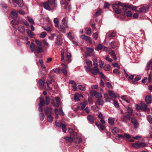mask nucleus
I'll list each match as a JSON object with an SVG mask.
<instances>
[{
    "label": "nucleus",
    "mask_w": 152,
    "mask_h": 152,
    "mask_svg": "<svg viewBox=\"0 0 152 152\" xmlns=\"http://www.w3.org/2000/svg\"><path fill=\"white\" fill-rule=\"evenodd\" d=\"M85 69L87 72H90L94 75H96L99 73L97 66H94L93 68H91V67L89 68L88 67L85 66Z\"/></svg>",
    "instance_id": "1"
},
{
    "label": "nucleus",
    "mask_w": 152,
    "mask_h": 152,
    "mask_svg": "<svg viewBox=\"0 0 152 152\" xmlns=\"http://www.w3.org/2000/svg\"><path fill=\"white\" fill-rule=\"evenodd\" d=\"M30 47L31 51L32 52L36 51L39 53H41L42 51V48L39 47L35 45L33 43H31Z\"/></svg>",
    "instance_id": "2"
},
{
    "label": "nucleus",
    "mask_w": 152,
    "mask_h": 152,
    "mask_svg": "<svg viewBox=\"0 0 152 152\" xmlns=\"http://www.w3.org/2000/svg\"><path fill=\"white\" fill-rule=\"evenodd\" d=\"M132 146L135 148H139L141 147H146L147 146V145L145 143H141L138 142L136 143L132 144Z\"/></svg>",
    "instance_id": "3"
},
{
    "label": "nucleus",
    "mask_w": 152,
    "mask_h": 152,
    "mask_svg": "<svg viewBox=\"0 0 152 152\" xmlns=\"http://www.w3.org/2000/svg\"><path fill=\"white\" fill-rule=\"evenodd\" d=\"M12 2L15 7L18 5L20 7H22L24 5L23 0H12Z\"/></svg>",
    "instance_id": "4"
},
{
    "label": "nucleus",
    "mask_w": 152,
    "mask_h": 152,
    "mask_svg": "<svg viewBox=\"0 0 152 152\" xmlns=\"http://www.w3.org/2000/svg\"><path fill=\"white\" fill-rule=\"evenodd\" d=\"M61 4L62 5H65V8L68 9L69 11L71 9V5H69L66 0H61Z\"/></svg>",
    "instance_id": "5"
},
{
    "label": "nucleus",
    "mask_w": 152,
    "mask_h": 152,
    "mask_svg": "<svg viewBox=\"0 0 152 152\" xmlns=\"http://www.w3.org/2000/svg\"><path fill=\"white\" fill-rule=\"evenodd\" d=\"M69 28V27L67 24H61L60 26H59V28H58L60 31L62 33H65V29L66 28Z\"/></svg>",
    "instance_id": "6"
},
{
    "label": "nucleus",
    "mask_w": 152,
    "mask_h": 152,
    "mask_svg": "<svg viewBox=\"0 0 152 152\" xmlns=\"http://www.w3.org/2000/svg\"><path fill=\"white\" fill-rule=\"evenodd\" d=\"M75 137V135L73 134H72L69 136L64 137V139L66 142H71L73 141L74 139V137Z\"/></svg>",
    "instance_id": "7"
},
{
    "label": "nucleus",
    "mask_w": 152,
    "mask_h": 152,
    "mask_svg": "<svg viewBox=\"0 0 152 152\" xmlns=\"http://www.w3.org/2000/svg\"><path fill=\"white\" fill-rule=\"evenodd\" d=\"M90 93L93 94L96 98H101L102 97V93L96 92L95 91H91Z\"/></svg>",
    "instance_id": "8"
},
{
    "label": "nucleus",
    "mask_w": 152,
    "mask_h": 152,
    "mask_svg": "<svg viewBox=\"0 0 152 152\" xmlns=\"http://www.w3.org/2000/svg\"><path fill=\"white\" fill-rule=\"evenodd\" d=\"M62 39L60 35L57 36V41L56 42V45H61L62 43Z\"/></svg>",
    "instance_id": "9"
},
{
    "label": "nucleus",
    "mask_w": 152,
    "mask_h": 152,
    "mask_svg": "<svg viewBox=\"0 0 152 152\" xmlns=\"http://www.w3.org/2000/svg\"><path fill=\"white\" fill-rule=\"evenodd\" d=\"M108 52L111 55V56L114 58V59L115 60H117V58L116 56L115 53L113 50H112L111 49H110L108 50Z\"/></svg>",
    "instance_id": "10"
},
{
    "label": "nucleus",
    "mask_w": 152,
    "mask_h": 152,
    "mask_svg": "<svg viewBox=\"0 0 152 152\" xmlns=\"http://www.w3.org/2000/svg\"><path fill=\"white\" fill-rule=\"evenodd\" d=\"M131 122L132 123L135 128H137L139 126L137 120L134 118H132L131 120Z\"/></svg>",
    "instance_id": "11"
},
{
    "label": "nucleus",
    "mask_w": 152,
    "mask_h": 152,
    "mask_svg": "<svg viewBox=\"0 0 152 152\" xmlns=\"http://www.w3.org/2000/svg\"><path fill=\"white\" fill-rule=\"evenodd\" d=\"M77 136L78 135L77 134L75 135V137H74V139L73 140V141L76 143H79L81 142L82 139L80 137H77Z\"/></svg>",
    "instance_id": "12"
},
{
    "label": "nucleus",
    "mask_w": 152,
    "mask_h": 152,
    "mask_svg": "<svg viewBox=\"0 0 152 152\" xmlns=\"http://www.w3.org/2000/svg\"><path fill=\"white\" fill-rule=\"evenodd\" d=\"M52 82V78L50 76H49V79H48L46 83L47 84V86L50 90L52 89V88L50 87L49 86V84H51Z\"/></svg>",
    "instance_id": "13"
},
{
    "label": "nucleus",
    "mask_w": 152,
    "mask_h": 152,
    "mask_svg": "<svg viewBox=\"0 0 152 152\" xmlns=\"http://www.w3.org/2000/svg\"><path fill=\"white\" fill-rule=\"evenodd\" d=\"M121 98L126 102L129 103L130 101V97L126 95H124L121 97Z\"/></svg>",
    "instance_id": "14"
},
{
    "label": "nucleus",
    "mask_w": 152,
    "mask_h": 152,
    "mask_svg": "<svg viewBox=\"0 0 152 152\" xmlns=\"http://www.w3.org/2000/svg\"><path fill=\"white\" fill-rule=\"evenodd\" d=\"M85 62L87 65L85 66H84V67L85 68V66L88 67L89 68H91V66H92V62L91 61H90L88 59H86L85 60Z\"/></svg>",
    "instance_id": "15"
},
{
    "label": "nucleus",
    "mask_w": 152,
    "mask_h": 152,
    "mask_svg": "<svg viewBox=\"0 0 152 152\" xmlns=\"http://www.w3.org/2000/svg\"><path fill=\"white\" fill-rule=\"evenodd\" d=\"M87 104L88 103L87 100H85L83 102L81 103L80 104V105H81L80 108L81 110H84Z\"/></svg>",
    "instance_id": "16"
},
{
    "label": "nucleus",
    "mask_w": 152,
    "mask_h": 152,
    "mask_svg": "<svg viewBox=\"0 0 152 152\" xmlns=\"http://www.w3.org/2000/svg\"><path fill=\"white\" fill-rule=\"evenodd\" d=\"M130 116L129 115L127 114L123 117L122 120L123 122L127 123L130 120Z\"/></svg>",
    "instance_id": "17"
},
{
    "label": "nucleus",
    "mask_w": 152,
    "mask_h": 152,
    "mask_svg": "<svg viewBox=\"0 0 152 152\" xmlns=\"http://www.w3.org/2000/svg\"><path fill=\"white\" fill-rule=\"evenodd\" d=\"M87 51L89 53V56H94V49L91 48L87 47L86 48Z\"/></svg>",
    "instance_id": "18"
},
{
    "label": "nucleus",
    "mask_w": 152,
    "mask_h": 152,
    "mask_svg": "<svg viewBox=\"0 0 152 152\" xmlns=\"http://www.w3.org/2000/svg\"><path fill=\"white\" fill-rule=\"evenodd\" d=\"M121 7H123V10L124 12H126L128 9H130L131 8V6L126 4L121 5Z\"/></svg>",
    "instance_id": "19"
},
{
    "label": "nucleus",
    "mask_w": 152,
    "mask_h": 152,
    "mask_svg": "<svg viewBox=\"0 0 152 152\" xmlns=\"http://www.w3.org/2000/svg\"><path fill=\"white\" fill-rule=\"evenodd\" d=\"M48 2L51 5H53L54 7H56L57 6V4L56 3V0H48Z\"/></svg>",
    "instance_id": "20"
},
{
    "label": "nucleus",
    "mask_w": 152,
    "mask_h": 152,
    "mask_svg": "<svg viewBox=\"0 0 152 152\" xmlns=\"http://www.w3.org/2000/svg\"><path fill=\"white\" fill-rule=\"evenodd\" d=\"M111 132L113 134H117L119 133V130L116 127H113L111 129Z\"/></svg>",
    "instance_id": "21"
},
{
    "label": "nucleus",
    "mask_w": 152,
    "mask_h": 152,
    "mask_svg": "<svg viewBox=\"0 0 152 152\" xmlns=\"http://www.w3.org/2000/svg\"><path fill=\"white\" fill-rule=\"evenodd\" d=\"M148 7H143L140 8L139 10L137 12H145L148 10Z\"/></svg>",
    "instance_id": "22"
},
{
    "label": "nucleus",
    "mask_w": 152,
    "mask_h": 152,
    "mask_svg": "<svg viewBox=\"0 0 152 152\" xmlns=\"http://www.w3.org/2000/svg\"><path fill=\"white\" fill-rule=\"evenodd\" d=\"M87 118L89 122L91 123L94 122V117L91 115H89L87 117Z\"/></svg>",
    "instance_id": "23"
},
{
    "label": "nucleus",
    "mask_w": 152,
    "mask_h": 152,
    "mask_svg": "<svg viewBox=\"0 0 152 152\" xmlns=\"http://www.w3.org/2000/svg\"><path fill=\"white\" fill-rule=\"evenodd\" d=\"M52 113V109L51 108H47L45 114L46 115H51Z\"/></svg>",
    "instance_id": "24"
},
{
    "label": "nucleus",
    "mask_w": 152,
    "mask_h": 152,
    "mask_svg": "<svg viewBox=\"0 0 152 152\" xmlns=\"http://www.w3.org/2000/svg\"><path fill=\"white\" fill-rule=\"evenodd\" d=\"M145 102L148 104L151 103V96L150 95L146 96L145 98Z\"/></svg>",
    "instance_id": "25"
},
{
    "label": "nucleus",
    "mask_w": 152,
    "mask_h": 152,
    "mask_svg": "<svg viewBox=\"0 0 152 152\" xmlns=\"http://www.w3.org/2000/svg\"><path fill=\"white\" fill-rule=\"evenodd\" d=\"M43 7L45 9L48 10H51L50 7L47 2H45L44 3Z\"/></svg>",
    "instance_id": "26"
},
{
    "label": "nucleus",
    "mask_w": 152,
    "mask_h": 152,
    "mask_svg": "<svg viewBox=\"0 0 152 152\" xmlns=\"http://www.w3.org/2000/svg\"><path fill=\"white\" fill-rule=\"evenodd\" d=\"M95 125L98 128H100L102 130H104L105 129L104 126L101 124H98L97 122H96L95 123Z\"/></svg>",
    "instance_id": "27"
},
{
    "label": "nucleus",
    "mask_w": 152,
    "mask_h": 152,
    "mask_svg": "<svg viewBox=\"0 0 152 152\" xmlns=\"http://www.w3.org/2000/svg\"><path fill=\"white\" fill-rule=\"evenodd\" d=\"M108 93L109 95L112 97L113 98L115 99H116V96L115 94L114 93L113 91H109Z\"/></svg>",
    "instance_id": "28"
},
{
    "label": "nucleus",
    "mask_w": 152,
    "mask_h": 152,
    "mask_svg": "<svg viewBox=\"0 0 152 152\" xmlns=\"http://www.w3.org/2000/svg\"><path fill=\"white\" fill-rule=\"evenodd\" d=\"M97 103L99 105L103 106L104 104V102L103 100L101 99H98L96 102V103Z\"/></svg>",
    "instance_id": "29"
},
{
    "label": "nucleus",
    "mask_w": 152,
    "mask_h": 152,
    "mask_svg": "<svg viewBox=\"0 0 152 152\" xmlns=\"http://www.w3.org/2000/svg\"><path fill=\"white\" fill-rule=\"evenodd\" d=\"M53 22L55 27L58 28H59V26H58L59 21L57 18H55L54 19Z\"/></svg>",
    "instance_id": "30"
},
{
    "label": "nucleus",
    "mask_w": 152,
    "mask_h": 152,
    "mask_svg": "<svg viewBox=\"0 0 152 152\" xmlns=\"http://www.w3.org/2000/svg\"><path fill=\"white\" fill-rule=\"evenodd\" d=\"M86 34L88 35H90L91 33V29L89 27H86L85 28Z\"/></svg>",
    "instance_id": "31"
},
{
    "label": "nucleus",
    "mask_w": 152,
    "mask_h": 152,
    "mask_svg": "<svg viewBox=\"0 0 152 152\" xmlns=\"http://www.w3.org/2000/svg\"><path fill=\"white\" fill-rule=\"evenodd\" d=\"M12 17L13 18H17L18 17V13L15 11H12L11 12Z\"/></svg>",
    "instance_id": "32"
},
{
    "label": "nucleus",
    "mask_w": 152,
    "mask_h": 152,
    "mask_svg": "<svg viewBox=\"0 0 152 152\" xmlns=\"http://www.w3.org/2000/svg\"><path fill=\"white\" fill-rule=\"evenodd\" d=\"M18 29L19 31L21 33H23L25 31V29L24 27L21 26L18 27Z\"/></svg>",
    "instance_id": "33"
},
{
    "label": "nucleus",
    "mask_w": 152,
    "mask_h": 152,
    "mask_svg": "<svg viewBox=\"0 0 152 152\" xmlns=\"http://www.w3.org/2000/svg\"><path fill=\"white\" fill-rule=\"evenodd\" d=\"M150 66H151V69L152 70V64L151 60H150L147 64L146 67V69L147 70H149Z\"/></svg>",
    "instance_id": "34"
},
{
    "label": "nucleus",
    "mask_w": 152,
    "mask_h": 152,
    "mask_svg": "<svg viewBox=\"0 0 152 152\" xmlns=\"http://www.w3.org/2000/svg\"><path fill=\"white\" fill-rule=\"evenodd\" d=\"M104 69L105 71H108L110 69V66L109 64H106L104 66Z\"/></svg>",
    "instance_id": "35"
},
{
    "label": "nucleus",
    "mask_w": 152,
    "mask_h": 152,
    "mask_svg": "<svg viewBox=\"0 0 152 152\" xmlns=\"http://www.w3.org/2000/svg\"><path fill=\"white\" fill-rule=\"evenodd\" d=\"M45 103L44 100L42 98L40 99V102L39 104V107H42Z\"/></svg>",
    "instance_id": "36"
},
{
    "label": "nucleus",
    "mask_w": 152,
    "mask_h": 152,
    "mask_svg": "<svg viewBox=\"0 0 152 152\" xmlns=\"http://www.w3.org/2000/svg\"><path fill=\"white\" fill-rule=\"evenodd\" d=\"M108 123L111 125L114 124V118H110L108 119Z\"/></svg>",
    "instance_id": "37"
},
{
    "label": "nucleus",
    "mask_w": 152,
    "mask_h": 152,
    "mask_svg": "<svg viewBox=\"0 0 152 152\" xmlns=\"http://www.w3.org/2000/svg\"><path fill=\"white\" fill-rule=\"evenodd\" d=\"M53 120V117L51 115H49L47 116L48 121L50 123H51Z\"/></svg>",
    "instance_id": "38"
},
{
    "label": "nucleus",
    "mask_w": 152,
    "mask_h": 152,
    "mask_svg": "<svg viewBox=\"0 0 152 152\" xmlns=\"http://www.w3.org/2000/svg\"><path fill=\"white\" fill-rule=\"evenodd\" d=\"M78 88L79 89L82 91H85L86 90L85 87L82 85H78Z\"/></svg>",
    "instance_id": "39"
},
{
    "label": "nucleus",
    "mask_w": 152,
    "mask_h": 152,
    "mask_svg": "<svg viewBox=\"0 0 152 152\" xmlns=\"http://www.w3.org/2000/svg\"><path fill=\"white\" fill-rule=\"evenodd\" d=\"M19 21L16 19H14L11 21V24L13 25H17L19 24Z\"/></svg>",
    "instance_id": "40"
},
{
    "label": "nucleus",
    "mask_w": 152,
    "mask_h": 152,
    "mask_svg": "<svg viewBox=\"0 0 152 152\" xmlns=\"http://www.w3.org/2000/svg\"><path fill=\"white\" fill-rule=\"evenodd\" d=\"M67 24V18L66 17L64 18L62 20L61 23V24Z\"/></svg>",
    "instance_id": "41"
},
{
    "label": "nucleus",
    "mask_w": 152,
    "mask_h": 152,
    "mask_svg": "<svg viewBox=\"0 0 152 152\" xmlns=\"http://www.w3.org/2000/svg\"><path fill=\"white\" fill-rule=\"evenodd\" d=\"M141 109L143 111H145L146 109L147 108V106L146 104H141Z\"/></svg>",
    "instance_id": "42"
},
{
    "label": "nucleus",
    "mask_w": 152,
    "mask_h": 152,
    "mask_svg": "<svg viewBox=\"0 0 152 152\" xmlns=\"http://www.w3.org/2000/svg\"><path fill=\"white\" fill-rule=\"evenodd\" d=\"M28 36L31 38H32L33 37V33L30 30H26Z\"/></svg>",
    "instance_id": "43"
},
{
    "label": "nucleus",
    "mask_w": 152,
    "mask_h": 152,
    "mask_svg": "<svg viewBox=\"0 0 152 152\" xmlns=\"http://www.w3.org/2000/svg\"><path fill=\"white\" fill-rule=\"evenodd\" d=\"M53 71L55 73L58 74H59L60 72V70L59 67L53 69Z\"/></svg>",
    "instance_id": "44"
},
{
    "label": "nucleus",
    "mask_w": 152,
    "mask_h": 152,
    "mask_svg": "<svg viewBox=\"0 0 152 152\" xmlns=\"http://www.w3.org/2000/svg\"><path fill=\"white\" fill-rule=\"evenodd\" d=\"M111 46L113 48H115L117 47V45H116L115 43L113 41L111 42Z\"/></svg>",
    "instance_id": "45"
},
{
    "label": "nucleus",
    "mask_w": 152,
    "mask_h": 152,
    "mask_svg": "<svg viewBox=\"0 0 152 152\" xmlns=\"http://www.w3.org/2000/svg\"><path fill=\"white\" fill-rule=\"evenodd\" d=\"M103 48V46L102 45L99 44L97 46V47L96 48V50H102Z\"/></svg>",
    "instance_id": "46"
},
{
    "label": "nucleus",
    "mask_w": 152,
    "mask_h": 152,
    "mask_svg": "<svg viewBox=\"0 0 152 152\" xmlns=\"http://www.w3.org/2000/svg\"><path fill=\"white\" fill-rule=\"evenodd\" d=\"M46 104L48 105L50 102V98L48 96H46L45 97Z\"/></svg>",
    "instance_id": "47"
},
{
    "label": "nucleus",
    "mask_w": 152,
    "mask_h": 152,
    "mask_svg": "<svg viewBox=\"0 0 152 152\" xmlns=\"http://www.w3.org/2000/svg\"><path fill=\"white\" fill-rule=\"evenodd\" d=\"M80 37L82 39L86 41L88 40V37L84 34L81 35L80 36Z\"/></svg>",
    "instance_id": "48"
},
{
    "label": "nucleus",
    "mask_w": 152,
    "mask_h": 152,
    "mask_svg": "<svg viewBox=\"0 0 152 152\" xmlns=\"http://www.w3.org/2000/svg\"><path fill=\"white\" fill-rule=\"evenodd\" d=\"M44 29L48 32H50L52 30V28L49 27H43Z\"/></svg>",
    "instance_id": "49"
},
{
    "label": "nucleus",
    "mask_w": 152,
    "mask_h": 152,
    "mask_svg": "<svg viewBox=\"0 0 152 152\" xmlns=\"http://www.w3.org/2000/svg\"><path fill=\"white\" fill-rule=\"evenodd\" d=\"M147 119L150 123L152 124V117L150 115H148L147 116Z\"/></svg>",
    "instance_id": "50"
},
{
    "label": "nucleus",
    "mask_w": 152,
    "mask_h": 152,
    "mask_svg": "<svg viewBox=\"0 0 152 152\" xmlns=\"http://www.w3.org/2000/svg\"><path fill=\"white\" fill-rule=\"evenodd\" d=\"M27 18L28 20L31 25H33L34 24V22L32 18L30 17H28Z\"/></svg>",
    "instance_id": "51"
},
{
    "label": "nucleus",
    "mask_w": 152,
    "mask_h": 152,
    "mask_svg": "<svg viewBox=\"0 0 152 152\" xmlns=\"http://www.w3.org/2000/svg\"><path fill=\"white\" fill-rule=\"evenodd\" d=\"M39 115L40 120L41 121L43 120L45 118V116L44 114L43 113H40Z\"/></svg>",
    "instance_id": "52"
},
{
    "label": "nucleus",
    "mask_w": 152,
    "mask_h": 152,
    "mask_svg": "<svg viewBox=\"0 0 152 152\" xmlns=\"http://www.w3.org/2000/svg\"><path fill=\"white\" fill-rule=\"evenodd\" d=\"M55 100L56 102L57 105L58 107L60 104V101L59 100V99L58 97H57L55 98Z\"/></svg>",
    "instance_id": "53"
},
{
    "label": "nucleus",
    "mask_w": 152,
    "mask_h": 152,
    "mask_svg": "<svg viewBox=\"0 0 152 152\" xmlns=\"http://www.w3.org/2000/svg\"><path fill=\"white\" fill-rule=\"evenodd\" d=\"M46 34L47 33L46 32H42L40 34V37L42 38H44L46 35Z\"/></svg>",
    "instance_id": "54"
},
{
    "label": "nucleus",
    "mask_w": 152,
    "mask_h": 152,
    "mask_svg": "<svg viewBox=\"0 0 152 152\" xmlns=\"http://www.w3.org/2000/svg\"><path fill=\"white\" fill-rule=\"evenodd\" d=\"M106 86L110 89H112L113 88L111 84L109 82H107L106 83Z\"/></svg>",
    "instance_id": "55"
},
{
    "label": "nucleus",
    "mask_w": 152,
    "mask_h": 152,
    "mask_svg": "<svg viewBox=\"0 0 152 152\" xmlns=\"http://www.w3.org/2000/svg\"><path fill=\"white\" fill-rule=\"evenodd\" d=\"M91 108L96 111H97L98 110V107L96 105H93L91 106Z\"/></svg>",
    "instance_id": "56"
},
{
    "label": "nucleus",
    "mask_w": 152,
    "mask_h": 152,
    "mask_svg": "<svg viewBox=\"0 0 152 152\" xmlns=\"http://www.w3.org/2000/svg\"><path fill=\"white\" fill-rule=\"evenodd\" d=\"M118 7L119 6H118V5L116 4H114L112 5V8L114 10L118 9Z\"/></svg>",
    "instance_id": "57"
},
{
    "label": "nucleus",
    "mask_w": 152,
    "mask_h": 152,
    "mask_svg": "<svg viewBox=\"0 0 152 152\" xmlns=\"http://www.w3.org/2000/svg\"><path fill=\"white\" fill-rule=\"evenodd\" d=\"M35 42L37 45L40 46H42V43L41 41L37 40H36Z\"/></svg>",
    "instance_id": "58"
},
{
    "label": "nucleus",
    "mask_w": 152,
    "mask_h": 152,
    "mask_svg": "<svg viewBox=\"0 0 152 152\" xmlns=\"http://www.w3.org/2000/svg\"><path fill=\"white\" fill-rule=\"evenodd\" d=\"M66 56L67 57V58H68V61L69 62H70L71 61V60L70 59V58L71 57V53H67V54H66Z\"/></svg>",
    "instance_id": "59"
},
{
    "label": "nucleus",
    "mask_w": 152,
    "mask_h": 152,
    "mask_svg": "<svg viewBox=\"0 0 152 152\" xmlns=\"http://www.w3.org/2000/svg\"><path fill=\"white\" fill-rule=\"evenodd\" d=\"M113 72L114 73L118 75L120 73V71L117 69H115L113 70Z\"/></svg>",
    "instance_id": "60"
},
{
    "label": "nucleus",
    "mask_w": 152,
    "mask_h": 152,
    "mask_svg": "<svg viewBox=\"0 0 152 152\" xmlns=\"http://www.w3.org/2000/svg\"><path fill=\"white\" fill-rule=\"evenodd\" d=\"M88 100L89 104H93V101L91 97H89L88 99Z\"/></svg>",
    "instance_id": "61"
},
{
    "label": "nucleus",
    "mask_w": 152,
    "mask_h": 152,
    "mask_svg": "<svg viewBox=\"0 0 152 152\" xmlns=\"http://www.w3.org/2000/svg\"><path fill=\"white\" fill-rule=\"evenodd\" d=\"M38 83L40 86H43L45 83V82L40 79L38 81Z\"/></svg>",
    "instance_id": "62"
},
{
    "label": "nucleus",
    "mask_w": 152,
    "mask_h": 152,
    "mask_svg": "<svg viewBox=\"0 0 152 152\" xmlns=\"http://www.w3.org/2000/svg\"><path fill=\"white\" fill-rule=\"evenodd\" d=\"M93 37L96 40L98 38V34L97 33H95L93 34Z\"/></svg>",
    "instance_id": "63"
},
{
    "label": "nucleus",
    "mask_w": 152,
    "mask_h": 152,
    "mask_svg": "<svg viewBox=\"0 0 152 152\" xmlns=\"http://www.w3.org/2000/svg\"><path fill=\"white\" fill-rule=\"evenodd\" d=\"M126 15L127 17H131L132 16V13L131 11H127L126 12Z\"/></svg>",
    "instance_id": "64"
}]
</instances>
